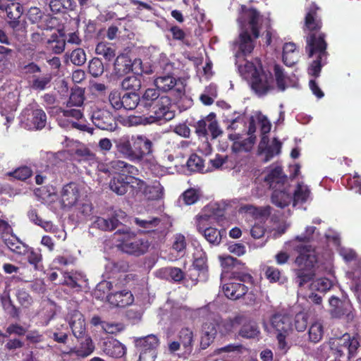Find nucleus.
<instances>
[{"mask_svg":"<svg viewBox=\"0 0 361 361\" xmlns=\"http://www.w3.org/2000/svg\"><path fill=\"white\" fill-rule=\"evenodd\" d=\"M209 219L210 216L207 214L198 215L197 216V229L209 243L219 245L221 241L220 231L214 227H205L204 222L209 221Z\"/></svg>","mask_w":361,"mask_h":361,"instance_id":"4468645a","label":"nucleus"},{"mask_svg":"<svg viewBox=\"0 0 361 361\" xmlns=\"http://www.w3.org/2000/svg\"><path fill=\"white\" fill-rule=\"evenodd\" d=\"M222 264L225 267L231 268V279L253 286L255 280L251 275L250 270L240 260L231 256L223 259Z\"/></svg>","mask_w":361,"mask_h":361,"instance_id":"9b49d317","label":"nucleus"},{"mask_svg":"<svg viewBox=\"0 0 361 361\" xmlns=\"http://www.w3.org/2000/svg\"><path fill=\"white\" fill-rule=\"evenodd\" d=\"M135 166L123 161L114 162V193L118 195H125L130 188L132 197L140 194L143 195L146 188V182L135 177Z\"/></svg>","mask_w":361,"mask_h":361,"instance_id":"f257e3e1","label":"nucleus"},{"mask_svg":"<svg viewBox=\"0 0 361 361\" xmlns=\"http://www.w3.org/2000/svg\"><path fill=\"white\" fill-rule=\"evenodd\" d=\"M329 302L331 307L330 314L333 318H341L348 315L350 311L349 302L341 300L338 297L331 296Z\"/></svg>","mask_w":361,"mask_h":361,"instance_id":"a211bd4d","label":"nucleus"},{"mask_svg":"<svg viewBox=\"0 0 361 361\" xmlns=\"http://www.w3.org/2000/svg\"><path fill=\"white\" fill-rule=\"evenodd\" d=\"M129 126L147 125L152 123H157L159 125L164 124L161 123L155 116L150 115L149 116H130L128 117Z\"/></svg>","mask_w":361,"mask_h":361,"instance_id":"a19ab883","label":"nucleus"},{"mask_svg":"<svg viewBox=\"0 0 361 361\" xmlns=\"http://www.w3.org/2000/svg\"><path fill=\"white\" fill-rule=\"evenodd\" d=\"M114 245L123 253L134 257H140L146 254L150 247V243L134 233L123 232L120 230L114 232Z\"/></svg>","mask_w":361,"mask_h":361,"instance_id":"39448f33","label":"nucleus"},{"mask_svg":"<svg viewBox=\"0 0 361 361\" xmlns=\"http://www.w3.org/2000/svg\"><path fill=\"white\" fill-rule=\"evenodd\" d=\"M360 347V342L357 336H351L349 334H344L341 338L331 342L330 348L334 355L341 358L347 355L348 358L355 355Z\"/></svg>","mask_w":361,"mask_h":361,"instance_id":"6e6552de","label":"nucleus"},{"mask_svg":"<svg viewBox=\"0 0 361 361\" xmlns=\"http://www.w3.org/2000/svg\"><path fill=\"white\" fill-rule=\"evenodd\" d=\"M281 271L274 267H268L265 271V276L270 283H276L280 281Z\"/></svg>","mask_w":361,"mask_h":361,"instance_id":"338daca9","label":"nucleus"},{"mask_svg":"<svg viewBox=\"0 0 361 361\" xmlns=\"http://www.w3.org/2000/svg\"><path fill=\"white\" fill-rule=\"evenodd\" d=\"M117 151L130 161H142L153 153L152 142L144 135H124L116 142Z\"/></svg>","mask_w":361,"mask_h":361,"instance_id":"f03ea898","label":"nucleus"},{"mask_svg":"<svg viewBox=\"0 0 361 361\" xmlns=\"http://www.w3.org/2000/svg\"><path fill=\"white\" fill-rule=\"evenodd\" d=\"M18 302L23 307H29L33 302L30 295L23 288L18 289L16 293Z\"/></svg>","mask_w":361,"mask_h":361,"instance_id":"4d7b16f0","label":"nucleus"},{"mask_svg":"<svg viewBox=\"0 0 361 361\" xmlns=\"http://www.w3.org/2000/svg\"><path fill=\"white\" fill-rule=\"evenodd\" d=\"M177 336L185 352L191 353L195 341L193 331L189 327H183L179 330Z\"/></svg>","mask_w":361,"mask_h":361,"instance_id":"c85d7f7f","label":"nucleus"},{"mask_svg":"<svg viewBox=\"0 0 361 361\" xmlns=\"http://www.w3.org/2000/svg\"><path fill=\"white\" fill-rule=\"evenodd\" d=\"M317 262V257L314 251L307 250L300 252L295 259V264L298 267L295 270V283L299 287L304 286L312 281L315 276L314 267Z\"/></svg>","mask_w":361,"mask_h":361,"instance_id":"423d86ee","label":"nucleus"},{"mask_svg":"<svg viewBox=\"0 0 361 361\" xmlns=\"http://www.w3.org/2000/svg\"><path fill=\"white\" fill-rule=\"evenodd\" d=\"M111 283L110 281H104L100 282L95 290V295L97 298H102V300H110L111 296Z\"/></svg>","mask_w":361,"mask_h":361,"instance_id":"a18cd8bd","label":"nucleus"},{"mask_svg":"<svg viewBox=\"0 0 361 361\" xmlns=\"http://www.w3.org/2000/svg\"><path fill=\"white\" fill-rule=\"evenodd\" d=\"M134 301L132 293L128 290H123L114 293V306L118 307H126L131 305Z\"/></svg>","mask_w":361,"mask_h":361,"instance_id":"473e14b6","label":"nucleus"},{"mask_svg":"<svg viewBox=\"0 0 361 361\" xmlns=\"http://www.w3.org/2000/svg\"><path fill=\"white\" fill-rule=\"evenodd\" d=\"M30 119L34 128L42 129L46 125L47 116L43 110L37 109L32 111Z\"/></svg>","mask_w":361,"mask_h":361,"instance_id":"c03bdc74","label":"nucleus"},{"mask_svg":"<svg viewBox=\"0 0 361 361\" xmlns=\"http://www.w3.org/2000/svg\"><path fill=\"white\" fill-rule=\"evenodd\" d=\"M244 315L238 314L232 319H226L222 322V326L224 330L228 333L233 331L240 326V324L243 322Z\"/></svg>","mask_w":361,"mask_h":361,"instance_id":"3c124183","label":"nucleus"},{"mask_svg":"<svg viewBox=\"0 0 361 361\" xmlns=\"http://www.w3.org/2000/svg\"><path fill=\"white\" fill-rule=\"evenodd\" d=\"M262 152H258L259 154H264V162L269 161L274 156L281 153V142L277 139L274 138L272 143L270 145L265 147Z\"/></svg>","mask_w":361,"mask_h":361,"instance_id":"c9c22d12","label":"nucleus"},{"mask_svg":"<svg viewBox=\"0 0 361 361\" xmlns=\"http://www.w3.org/2000/svg\"><path fill=\"white\" fill-rule=\"evenodd\" d=\"M84 102L83 93L81 90H74L70 95L68 104L71 106H81Z\"/></svg>","mask_w":361,"mask_h":361,"instance_id":"69168bd1","label":"nucleus"},{"mask_svg":"<svg viewBox=\"0 0 361 361\" xmlns=\"http://www.w3.org/2000/svg\"><path fill=\"white\" fill-rule=\"evenodd\" d=\"M3 240L8 248L16 254L25 255L28 250V246L12 233L8 236L3 235Z\"/></svg>","mask_w":361,"mask_h":361,"instance_id":"a878e982","label":"nucleus"},{"mask_svg":"<svg viewBox=\"0 0 361 361\" xmlns=\"http://www.w3.org/2000/svg\"><path fill=\"white\" fill-rule=\"evenodd\" d=\"M243 77L250 81L252 90L259 96H263L273 89L272 73L264 71L262 63L257 65L251 61H246L243 66L240 67Z\"/></svg>","mask_w":361,"mask_h":361,"instance_id":"20e7f679","label":"nucleus"},{"mask_svg":"<svg viewBox=\"0 0 361 361\" xmlns=\"http://www.w3.org/2000/svg\"><path fill=\"white\" fill-rule=\"evenodd\" d=\"M70 59L73 64L82 66L86 61V55L82 49H76L71 52Z\"/></svg>","mask_w":361,"mask_h":361,"instance_id":"052dcab7","label":"nucleus"},{"mask_svg":"<svg viewBox=\"0 0 361 361\" xmlns=\"http://www.w3.org/2000/svg\"><path fill=\"white\" fill-rule=\"evenodd\" d=\"M255 140V136H250L242 141H234L231 146V150L234 153L240 152H248L252 149Z\"/></svg>","mask_w":361,"mask_h":361,"instance_id":"e433bc0d","label":"nucleus"},{"mask_svg":"<svg viewBox=\"0 0 361 361\" xmlns=\"http://www.w3.org/2000/svg\"><path fill=\"white\" fill-rule=\"evenodd\" d=\"M66 320L72 329L73 334L78 338H82L85 334V322L83 314L77 310H71Z\"/></svg>","mask_w":361,"mask_h":361,"instance_id":"dca6fc26","label":"nucleus"},{"mask_svg":"<svg viewBox=\"0 0 361 361\" xmlns=\"http://www.w3.org/2000/svg\"><path fill=\"white\" fill-rule=\"evenodd\" d=\"M310 341L313 343H318L323 336L324 329L322 324L315 322L312 324L309 329Z\"/></svg>","mask_w":361,"mask_h":361,"instance_id":"de8ad7c7","label":"nucleus"},{"mask_svg":"<svg viewBox=\"0 0 361 361\" xmlns=\"http://www.w3.org/2000/svg\"><path fill=\"white\" fill-rule=\"evenodd\" d=\"M314 58V59L308 68V74L314 78H318L320 75L322 66L326 63V59Z\"/></svg>","mask_w":361,"mask_h":361,"instance_id":"603ef678","label":"nucleus"},{"mask_svg":"<svg viewBox=\"0 0 361 361\" xmlns=\"http://www.w3.org/2000/svg\"><path fill=\"white\" fill-rule=\"evenodd\" d=\"M187 166L192 172L202 171L204 168V160L196 154H192L187 161Z\"/></svg>","mask_w":361,"mask_h":361,"instance_id":"49530a36","label":"nucleus"},{"mask_svg":"<svg viewBox=\"0 0 361 361\" xmlns=\"http://www.w3.org/2000/svg\"><path fill=\"white\" fill-rule=\"evenodd\" d=\"M270 322L272 328L277 333L279 348L286 349V338L292 331V317L285 312H276L271 316Z\"/></svg>","mask_w":361,"mask_h":361,"instance_id":"1a4fd4ad","label":"nucleus"},{"mask_svg":"<svg viewBox=\"0 0 361 361\" xmlns=\"http://www.w3.org/2000/svg\"><path fill=\"white\" fill-rule=\"evenodd\" d=\"M94 345L90 338H87L84 343H82L80 349H75L74 348H70L68 351L61 350L63 355H71L75 353L77 356L87 357L90 355L94 350Z\"/></svg>","mask_w":361,"mask_h":361,"instance_id":"f704fd0d","label":"nucleus"},{"mask_svg":"<svg viewBox=\"0 0 361 361\" xmlns=\"http://www.w3.org/2000/svg\"><path fill=\"white\" fill-rule=\"evenodd\" d=\"M264 182L269 185V188L274 190L285 186L287 182V176L284 173L280 166L270 169L264 177Z\"/></svg>","mask_w":361,"mask_h":361,"instance_id":"f3484780","label":"nucleus"},{"mask_svg":"<svg viewBox=\"0 0 361 361\" xmlns=\"http://www.w3.org/2000/svg\"><path fill=\"white\" fill-rule=\"evenodd\" d=\"M238 335L244 338H254L259 334L257 324L244 316L243 322L240 324Z\"/></svg>","mask_w":361,"mask_h":361,"instance_id":"393cba45","label":"nucleus"},{"mask_svg":"<svg viewBox=\"0 0 361 361\" xmlns=\"http://www.w3.org/2000/svg\"><path fill=\"white\" fill-rule=\"evenodd\" d=\"M183 202L187 205H191L196 203L200 199V192L195 188L186 190L181 195Z\"/></svg>","mask_w":361,"mask_h":361,"instance_id":"6e6d98bb","label":"nucleus"},{"mask_svg":"<svg viewBox=\"0 0 361 361\" xmlns=\"http://www.w3.org/2000/svg\"><path fill=\"white\" fill-rule=\"evenodd\" d=\"M192 267L203 271L202 276H203L204 272L208 274L207 257L206 252L202 250L197 251L194 254V262Z\"/></svg>","mask_w":361,"mask_h":361,"instance_id":"58836bf2","label":"nucleus"},{"mask_svg":"<svg viewBox=\"0 0 361 361\" xmlns=\"http://www.w3.org/2000/svg\"><path fill=\"white\" fill-rule=\"evenodd\" d=\"M104 113H98L97 115H94L93 122L98 128L111 131V118L109 116L108 118L106 117L105 120H103V118H102V115Z\"/></svg>","mask_w":361,"mask_h":361,"instance_id":"5fc2aeb1","label":"nucleus"},{"mask_svg":"<svg viewBox=\"0 0 361 361\" xmlns=\"http://www.w3.org/2000/svg\"><path fill=\"white\" fill-rule=\"evenodd\" d=\"M326 37L324 32L307 33L305 38V51L310 58L327 59L329 54Z\"/></svg>","mask_w":361,"mask_h":361,"instance_id":"9d476101","label":"nucleus"},{"mask_svg":"<svg viewBox=\"0 0 361 361\" xmlns=\"http://www.w3.org/2000/svg\"><path fill=\"white\" fill-rule=\"evenodd\" d=\"M123 90H128L129 92H135L141 87L140 78L136 75L128 76L121 83Z\"/></svg>","mask_w":361,"mask_h":361,"instance_id":"ea45409f","label":"nucleus"},{"mask_svg":"<svg viewBox=\"0 0 361 361\" xmlns=\"http://www.w3.org/2000/svg\"><path fill=\"white\" fill-rule=\"evenodd\" d=\"M223 292L229 299L237 300L245 295L248 287L241 283L229 282L223 286Z\"/></svg>","mask_w":361,"mask_h":361,"instance_id":"aec40b11","label":"nucleus"},{"mask_svg":"<svg viewBox=\"0 0 361 361\" xmlns=\"http://www.w3.org/2000/svg\"><path fill=\"white\" fill-rule=\"evenodd\" d=\"M134 223L137 226L143 229L140 231L141 233H147L146 231L147 230H151L153 228H156L159 226L161 219L157 217H154L149 220H143L140 219V218H135Z\"/></svg>","mask_w":361,"mask_h":361,"instance_id":"79ce46f5","label":"nucleus"},{"mask_svg":"<svg viewBox=\"0 0 361 361\" xmlns=\"http://www.w3.org/2000/svg\"><path fill=\"white\" fill-rule=\"evenodd\" d=\"M307 316L305 313L300 312L296 314L294 324L298 331H304L307 326Z\"/></svg>","mask_w":361,"mask_h":361,"instance_id":"680f3d73","label":"nucleus"},{"mask_svg":"<svg viewBox=\"0 0 361 361\" xmlns=\"http://www.w3.org/2000/svg\"><path fill=\"white\" fill-rule=\"evenodd\" d=\"M82 188L75 183L64 185L61 192V202L65 207L76 205L82 197Z\"/></svg>","mask_w":361,"mask_h":361,"instance_id":"ddd939ff","label":"nucleus"},{"mask_svg":"<svg viewBox=\"0 0 361 361\" xmlns=\"http://www.w3.org/2000/svg\"><path fill=\"white\" fill-rule=\"evenodd\" d=\"M136 61L132 63L131 59L126 54H121L114 60V74L121 76L133 71V66L136 64Z\"/></svg>","mask_w":361,"mask_h":361,"instance_id":"4be33fe9","label":"nucleus"},{"mask_svg":"<svg viewBox=\"0 0 361 361\" xmlns=\"http://www.w3.org/2000/svg\"><path fill=\"white\" fill-rule=\"evenodd\" d=\"M141 106L149 109L155 118L166 123L175 117V111L171 110V100L168 96H160L159 90L148 88L140 99Z\"/></svg>","mask_w":361,"mask_h":361,"instance_id":"7ed1b4c3","label":"nucleus"},{"mask_svg":"<svg viewBox=\"0 0 361 361\" xmlns=\"http://www.w3.org/2000/svg\"><path fill=\"white\" fill-rule=\"evenodd\" d=\"M237 43L239 52L243 56L249 55L255 48V42L247 30H243L240 33Z\"/></svg>","mask_w":361,"mask_h":361,"instance_id":"5701e85b","label":"nucleus"},{"mask_svg":"<svg viewBox=\"0 0 361 361\" xmlns=\"http://www.w3.org/2000/svg\"><path fill=\"white\" fill-rule=\"evenodd\" d=\"M241 12L243 17L239 18L238 21L241 23L247 21L254 38L257 39L259 37V12L255 8H247L245 5L241 6Z\"/></svg>","mask_w":361,"mask_h":361,"instance_id":"2eb2a0df","label":"nucleus"},{"mask_svg":"<svg viewBox=\"0 0 361 361\" xmlns=\"http://www.w3.org/2000/svg\"><path fill=\"white\" fill-rule=\"evenodd\" d=\"M52 76L50 73H44L42 75H33L30 85L32 89L37 91H42L50 86Z\"/></svg>","mask_w":361,"mask_h":361,"instance_id":"c756f323","label":"nucleus"},{"mask_svg":"<svg viewBox=\"0 0 361 361\" xmlns=\"http://www.w3.org/2000/svg\"><path fill=\"white\" fill-rule=\"evenodd\" d=\"M158 274L163 279H170L177 283L185 279V272L181 269L175 267H166L161 268L159 269Z\"/></svg>","mask_w":361,"mask_h":361,"instance_id":"bb28decb","label":"nucleus"},{"mask_svg":"<svg viewBox=\"0 0 361 361\" xmlns=\"http://www.w3.org/2000/svg\"><path fill=\"white\" fill-rule=\"evenodd\" d=\"M93 225L102 231H111L113 229V219L111 218L97 217L94 221Z\"/></svg>","mask_w":361,"mask_h":361,"instance_id":"bf43d9fd","label":"nucleus"},{"mask_svg":"<svg viewBox=\"0 0 361 361\" xmlns=\"http://www.w3.org/2000/svg\"><path fill=\"white\" fill-rule=\"evenodd\" d=\"M75 6L73 0H50L49 7L53 13L63 12V10H73Z\"/></svg>","mask_w":361,"mask_h":361,"instance_id":"4c0bfd02","label":"nucleus"},{"mask_svg":"<svg viewBox=\"0 0 361 361\" xmlns=\"http://www.w3.org/2000/svg\"><path fill=\"white\" fill-rule=\"evenodd\" d=\"M1 303L4 311L13 318H18L20 314L19 308H18L13 302L10 289L6 288L3 294L0 297Z\"/></svg>","mask_w":361,"mask_h":361,"instance_id":"cd10ccee","label":"nucleus"},{"mask_svg":"<svg viewBox=\"0 0 361 361\" xmlns=\"http://www.w3.org/2000/svg\"><path fill=\"white\" fill-rule=\"evenodd\" d=\"M164 191V187L161 184L159 181H155L152 185H148L146 183L143 195L148 200H158L163 197Z\"/></svg>","mask_w":361,"mask_h":361,"instance_id":"2f4dec72","label":"nucleus"},{"mask_svg":"<svg viewBox=\"0 0 361 361\" xmlns=\"http://www.w3.org/2000/svg\"><path fill=\"white\" fill-rule=\"evenodd\" d=\"M135 345L137 351L145 349H146V350H157L159 345V339L154 334L136 338L135 339Z\"/></svg>","mask_w":361,"mask_h":361,"instance_id":"b1692460","label":"nucleus"},{"mask_svg":"<svg viewBox=\"0 0 361 361\" xmlns=\"http://www.w3.org/2000/svg\"><path fill=\"white\" fill-rule=\"evenodd\" d=\"M173 68V63L167 62L164 69L169 71V73H164L154 80V83L159 90L164 92H172L173 95L176 99H181L185 94V86L184 80L180 78H176L173 73L170 72Z\"/></svg>","mask_w":361,"mask_h":361,"instance_id":"0eeeda50","label":"nucleus"},{"mask_svg":"<svg viewBox=\"0 0 361 361\" xmlns=\"http://www.w3.org/2000/svg\"><path fill=\"white\" fill-rule=\"evenodd\" d=\"M320 8L312 2L307 8V13L305 18L304 32L307 33H319L323 23L318 15Z\"/></svg>","mask_w":361,"mask_h":361,"instance_id":"f8f14e48","label":"nucleus"},{"mask_svg":"<svg viewBox=\"0 0 361 361\" xmlns=\"http://www.w3.org/2000/svg\"><path fill=\"white\" fill-rule=\"evenodd\" d=\"M96 53L110 61L113 59L112 44L105 42L98 43L96 47Z\"/></svg>","mask_w":361,"mask_h":361,"instance_id":"09e8293b","label":"nucleus"},{"mask_svg":"<svg viewBox=\"0 0 361 361\" xmlns=\"http://www.w3.org/2000/svg\"><path fill=\"white\" fill-rule=\"evenodd\" d=\"M310 195V190L303 183H298L292 196L293 205L305 203Z\"/></svg>","mask_w":361,"mask_h":361,"instance_id":"72a5a7b5","label":"nucleus"},{"mask_svg":"<svg viewBox=\"0 0 361 361\" xmlns=\"http://www.w3.org/2000/svg\"><path fill=\"white\" fill-rule=\"evenodd\" d=\"M246 211L252 214L256 219H260V222L265 223L271 213V207L269 205L265 207H255L253 205L245 206Z\"/></svg>","mask_w":361,"mask_h":361,"instance_id":"7c9ffc66","label":"nucleus"},{"mask_svg":"<svg viewBox=\"0 0 361 361\" xmlns=\"http://www.w3.org/2000/svg\"><path fill=\"white\" fill-rule=\"evenodd\" d=\"M202 272L203 271L192 267L188 270V274L187 275V278L185 277V280L187 281L189 280L190 281L191 286L197 285L198 282H205L208 279L209 274L204 272V275L202 276Z\"/></svg>","mask_w":361,"mask_h":361,"instance_id":"37998d69","label":"nucleus"},{"mask_svg":"<svg viewBox=\"0 0 361 361\" xmlns=\"http://www.w3.org/2000/svg\"><path fill=\"white\" fill-rule=\"evenodd\" d=\"M88 68L90 73L93 77H98L104 72L103 63L97 58H94L90 61Z\"/></svg>","mask_w":361,"mask_h":361,"instance_id":"13d9d810","label":"nucleus"},{"mask_svg":"<svg viewBox=\"0 0 361 361\" xmlns=\"http://www.w3.org/2000/svg\"><path fill=\"white\" fill-rule=\"evenodd\" d=\"M49 48L55 54H61L65 49L66 42L63 39L59 38L57 36L55 37L52 40H49Z\"/></svg>","mask_w":361,"mask_h":361,"instance_id":"e2e57ef3","label":"nucleus"},{"mask_svg":"<svg viewBox=\"0 0 361 361\" xmlns=\"http://www.w3.org/2000/svg\"><path fill=\"white\" fill-rule=\"evenodd\" d=\"M288 188V186H283L273 190L271 199L274 205L280 208H284L289 205L292 201V195Z\"/></svg>","mask_w":361,"mask_h":361,"instance_id":"6ab92c4d","label":"nucleus"},{"mask_svg":"<svg viewBox=\"0 0 361 361\" xmlns=\"http://www.w3.org/2000/svg\"><path fill=\"white\" fill-rule=\"evenodd\" d=\"M186 240L181 233H177L173 236L172 247L177 252H182L186 248Z\"/></svg>","mask_w":361,"mask_h":361,"instance_id":"0e129e2a","label":"nucleus"},{"mask_svg":"<svg viewBox=\"0 0 361 361\" xmlns=\"http://www.w3.org/2000/svg\"><path fill=\"white\" fill-rule=\"evenodd\" d=\"M32 170L27 166H23L17 169L11 175L16 179L24 180L32 175Z\"/></svg>","mask_w":361,"mask_h":361,"instance_id":"774afa93","label":"nucleus"},{"mask_svg":"<svg viewBox=\"0 0 361 361\" xmlns=\"http://www.w3.org/2000/svg\"><path fill=\"white\" fill-rule=\"evenodd\" d=\"M120 100L114 102V109H119L123 107L126 110L135 109L140 101L139 95L135 92H126L121 97L119 94Z\"/></svg>","mask_w":361,"mask_h":361,"instance_id":"412c9836","label":"nucleus"},{"mask_svg":"<svg viewBox=\"0 0 361 361\" xmlns=\"http://www.w3.org/2000/svg\"><path fill=\"white\" fill-rule=\"evenodd\" d=\"M27 253V261L32 265L36 270L41 269L42 256L39 250L35 251L33 249H30L26 252Z\"/></svg>","mask_w":361,"mask_h":361,"instance_id":"8fccbe9b","label":"nucleus"},{"mask_svg":"<svg viewBox=\"0 0 361 361\" xmlns=\"http://www.w3.org/2000/svg\"><path fill=\"white\" fill-rule=\"evenodd\" d=\"M274 72L278 89L281 91H284L286 89V85L283 68L279 64H275Z\"/></svg>","mask_w":361,"mask_h":361,"instance_id":"864d4df0","label":"nucleus"}]
</instances>
